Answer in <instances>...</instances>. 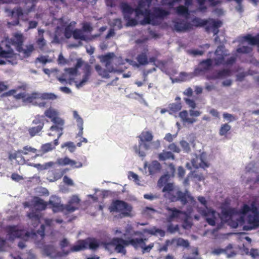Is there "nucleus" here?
Here are the masks:
<instances>
[{"label": "nucleus", "instance_id": "58836bf2", "mask_svg": "<svg viewBox=\"0 0 259 259\" xmlns=\"http://www.w3.org/2000/svg\"><path fill=\"white\" fill-rule=\"evenodd\" d=\"M232 248V246L231 245H229L226 249H222L220 248L215 249L212 251V253L215 254H220L221 253H225L227 254L228 257H231L235 254L234 251H229V250Z\"/></svg>", "mask_w": 259, "mask_h": 259}, {"label": "nucleus", "instance_id": "dca6fc26", "mask_svg": "<svg viewBox=\"0 0 259 259\" xmlns=\"http://www.w3.org/2000/svg\"><path fill=\"white\" fill-rule=\"evenodd\" d=\"M215 57L213 60L215 63L217 65L220 64H232L235 61V58L231 57L229 58H227V53L224 51V48L223 46H219L218 47L215 52Z\"/></svg>", "mask_w": 259, "mask_h": 259}, {"label": "nucleus", "instance_id": "de8ad7c7", "mask_svg": "<svg viewBox=\"0 0 259 259\" xmlns=\"http://www.w3.org/2000/svg\"><path fill=\"white\" fill-rule=\"evenodd\" d=\"M28 217L31 222H33V226L34 228L36 227L35 225H37L40 221L39 214L36 212L28 213Z\"/></svg>", "mask_w": 259, "mask_h": 259}, {"label": "nucleus", "instance_id": "338daca9", "mask_svg": "<svg viewBox=\"0 0 259 259\" xmlns=\"http://www.w3.org/2000/svg\"><path fill=\"white\" fill-rule=\"evenodd\" d=\"M113 27L116 29H120L122 27L121 21L119 19H116L113 20Z\"/></svg>", "mask_w": 259, "mask_h": 259}, {"label": "nucleus", "instance_id": "3c124183", "mask_svg": "<svg viewBox=\"0 0 259 259\" xmlns=\"http://www.w3.org/2000/svg\"><path fill=\"white\" fill-rule=\"evenodd\" d=\"M43 128L42 124H39L36 127H32L29 129L28 132L31 137H33L37 134Z\"/></svg>", "mask_w": 259, "mask_h": 259}, {"label": "nucleus", "instance_id": "6ab92c4d", "mask_svg": "<svg viewBox=\"0 0 259 259\" xmlns=\"http://www.w3.org/2000/svg\"><path fill=\"white\" fill-rule=\"evenodd\" d=\"M146 238H136L132 241V245L135 248H141L142 249L143 253L149 252L153 247L154 244L151 243L148 245H146Z\"/></svg>", "mask_w": 259, "mask_h": 259}, {"label": "nucleus", "instance_id": "5701e85b", "mask_svg": "<svg viewBox=\"0 0 259 259\" xmlns=\"http://www.w3.org/2000/svg\"><path fill=\"white\" fill-rule=\"evenodd\" d=\"M148 51V49L147 48L144 49V52L141 54H139L137 58V60L139 63H137L136 62L130 59L126 58L125 59H123L124 63L125 62H126L129 63L130 65L135 67L138 68L139 67V65H145L148 63V59L147 56V52Z\"/></svg>", "mask_w": 259, "mask_h": 259}, {"label": "nucleus", "instance_id": "f3484780", "mask_svg": "<svg viewBox=\"0 0 259 259\" xmlns=\"http://www.w3.org/2000/svg\"><path fill=\"white\" fill-rule=\"evenodd\" d=\"M207 155L206 153H202L199 156H194L192 159L191 163H187L186 167L188 169H192V166L198 168L199 167L205 168L208 166V164L206 161Z\"/></svg>", "mask_w": 259, "mask_h": 259}, {"label": "nucleus", "instance_id": "423d86ee", "mask_svg": "<svg viewBox=\"0 0 259 259\" xmlns=\"http://www.w3.org/2000/svg\"><path fill=\"white\" fill-rule=\"evenodd\" d=\"M163 187L162 192L164 193V197L170 199L171 201L180 200L184 204L189 203L191 204H194V198L188 192L183 194L177 187L170 183L166 184Z\"/></svg>", "mask_w": 259, "mask_h": 259}, {"label": "nucleus", "instance_id": "bf43d9fd", "mask_svg": "<svg viewBox=\"0 0 259 259\" xmlns=\"http://www.w3.org/2000/svg\"><path fill=\"white\" fill-rule=\"evenodd\" d=\"M231 72L228 70H223L222 71H220L217 76V78L223 79L228 76H230Z\"/></svg>", "mask_w": 259, "mask_h": 259}, {"label": "nucleus", "instance_id": "0eeeda50", "mask_svg": "<svg viewBox=\"0 0 259 259\" xmlns=\"http://www.w3.org/2000/svg\"><path fill=\"white\" fill-rule=\"evenodd\" d=\"M45 225H41V230H39L37 232H33L30 234L28 232L22 230L20 227L10 226L8 228V233L9 240H13L16 238L21 237L25 240L29 238H32L35 239V237L42 239L44 236Z\"/></svg>", "mask_w": 259, "mask_h": 259}, {"label": "nucleus", "instance_id": "69168bd1", "mask_svg": "<svg viewBox=\"0 0 259 259\" xmlns=\"http://www.w3.org/2000/svg\"><path fill=\"white\" fill-rule=\"evenodd\" d=\"M223 117L226 121L228 122H232L236 120L235 117L232 114L227 113H225L223 114Z\"/></svg>", "mask_w": 259, "mask_h": 259}, {"label": "nucleus", "instance_id": "1a4fd4ad", "mask_svg": "<svg viewBox=\"0 0 259 259\" xmlns=\"http://www.w3.org/2000/svg\"><path fill=\"white\" fill-rule=\"evenodd\" d=\"M153 136L151 132L145 130L138 136L139 139V145L134 147L135 152L140 157L146 156L145 150L150 149V144L153 139Z\"/></svg>", "mask_w": 259, "mask_h": 259}, {"label": "nucleus", "instance_id": "9d476101", "mask_svg": "<svg viewBox=\"0 0 259 259\" xmlns=\"http://www.w3.org/2000/svg\"><path fill=\"white\" fill-rule=\"evenodd\" d=\"M11 41L12 44L16 47L17 51L19 52V55L22 57H28L34 50L32 45H29L25 48L22 47L23 37L21 34H16L11 39Z\"/></svg>", "mask_w": 259, "mask_h": 259}, {"label": "nucleus", "instance_id": "c85d7f7f", "mask_svg": "<svg viewBox=\"0 0 259 259\" xmlns=\"http://www.w3.org/2000/svg\"><path fill=\"white\" fill-rule=\"evenodd\" d=\"M80 199L77 195H73L68 202V204L65 206V210L69 212L74 211L77 208Z\"/></svg>", "mask_w": 259, "mask_h": 259}, {"label": "nucleus", "instance_id": "39448f33", "mask_svg": "<svg viewBox=\"0 0 259 259\" xmlns=\"http://www.w3.org/2000/svg\"><path fill=\"white\" fill-rule=\"evenodd\" d=\"M114 231L115 235L120 237H123L125 239H135L136 238H133V237L135 236L141 237L145 233H148L151 235L160 237H164L165 235V232L163 230L155 227L144 229L142 232H133L131 226H128L125 230H123L120 228H116L114 230Z\"/></svg>", "mask_w": 259, "mask_h": 259}, {"label": "nucleus", "instance_id": "473e14b6", "mask_svg": "<svg viewBox=\"0 0 259 259\" xmlns=\"http://www.w3.org/2000/svg\"><path fill=\"white\" fill-rule=\"evenodd\" d=\"M73 116L74 119L76 121L77 126L79 130V131L77 134L78 137H81L83 134V121L82 118L78 115V113L76 111H74L73 112Z\"/></svg>", "mask_w": 259, "mask_h": 259}, {"label": "nucleus", "instance_id": "ea45409f", "mask_svg": "<svg viewBox=\"0 0 259 259\" xmlns=\"http://www.w3.org/2000/svg\"><path fill=\"white\" fill-rule=\"evenodd\" d=\"M59 142L58 139H55L53 143H48L42 145L41 150L44 153L48 152L55 149V147L57 146Z\"/></svg>", "mask_w": 259, "mask_h": 259}, {"label": "nucleus", "instance_id": "864d4df0", "mask_svg": "<svg viewBox=\"0 0 259 259\" xmlns=\"http://www.w3.org/2000/svg\"><path fill=\"white\" fill-rule=\"evenodd\" d=\"M170 110V114H172L173 113H175L180 111L182 108V106L180 104L173 103L169 106Z\"/></svg>", "mask_w": 259, "mask_h": 259}, {"label": "nucleus", "instance_id": "49530a36", "mask_svg": "<svg viewBox=\"0 0 259 259\" xmlns=\"http://www.w3.org/2000/svg\"><path fill=\"white\" fill-rule=\"evenodd\" d=\"M73 36L75 39L87 40V37L84 32L81 30L76 29L73 31Z\"/></svg>", "mask_w": 259, "mask_h": 259}, {"label": "nucleus", "instance_id": "13d9d810", "mask_svg": "<svg viewBox=\"0 0 259 259\" xmlns=\"http://www.w3.org/2000/svg\"><path fill=\"white\" fill-rule=\"evenodd\" d=\"M180 144L185 152L188 153L191 151L189 144L187 141L182 140L180 141Z\"/></svg>", "mask_w": 259, "mask_h": 259}, {"label": "nucleus", "instance_id": "e2e57ef3", "mask_svg": "<svg viewBox=\"0 0 259 259\" xmlns=\"http://www.w3.org/2000/svg\"><path fill=\"white\" fill-rule=\"evenodd\" d=\"M168 148L171 151L176 153H180L181 151L180 148L174 143L169 144L168 146Z\"/></svg>", "mask_w": 259, "mask_h": 259}, {"label": "nucleus", "instance_id": "c03bdc74", "mask_svg": "<svg viewBox=\"0 0 259 259\" xmlns=\"http://www.w3.org/2000/svg\"><path fill=\"white\" fill-rule=\"evenodd\" d=\"M181 0H156L159 5L163 6H167L169 8H172L175 4L179 3Z\"/></svg>", "mask_w": 259, "mask_h": 259}, {"label": "nucleus", "instance_id": "a19ab883", "mask_svg": "<svg viewBox=\"0 0 259 259\" xmlns=\"http://www.w3.org/2000/svg\"><path fill=\"white\" fill-rule=\"evenodd\" d=\"M44 33V30L43 29H38V38L36 41V43L38 47L42 49L45 46L46 44V41L44 39L43 37V34Z\"/></svg>", "mask_w": 259, "mask_h": 259}, {"label": "nucleus", "instance_id": "cd10ccee", "mask_svg": "<svg viewBox=\"0 0 259 259\" xmlns=\"http://www.w3.org/2000/svg\"><path fill=\"white\" fill-rule=\"evenodd\" d=\"M49 202L52 205L54 212L65 210V206L60 204L61 201L59 197L56 196L51 197Z\"/></svg>", "mask_w": 259, "mask_h": 259}, {"label": "nucleus", "instance_id": "09e8293b", "mask_svg": "<svg viewBox=\"0 0 259 259\" xmlns=\"http://www.w3.org/2000/svg\"><path fill=\"white\" fill-rule=\"evenodd\" d=\"M197 1L200 5L199 9L201 11H204L206 9V7L203 6V5L206 3H208L211 5H215L217 4V2L215 0H197Z\"/></svg>", "mask_w": 259, "mask_h": 259}, {"label": "nucleus", "instance_id": "0e129e2a", "mask_svg": "<svg viewBox=\"0 0 259 259\" xmlns=\"http://www.w3.org/2000/svg\"><path fill=\"white\" fill-rule=\"evenodd\" d=\"M159 197V195L157 194H153L151 193L150 194H146L144 195V198L146 199L149 200L150 201H152L153 200L156 199L158 198Z\"/></svg>", "mask_w": 259, "mask_h": 259}, {"label": "nucleus", "instance_id": "72a5a7b5", "mask_svg": "<svg viewBox=\"0 0 259 259\" xmlns=\"http://www.w3.org/2000/svg\"><path fill=\"white\" fill-rule=\"evenodd\" d=\"M192 1V0H185L186 6H180L178 7L176 9L177 13L187 18L188 17L189 13L188 8L186 7H188L191 4Z\"/></svg>", "mask_w": 259, "mask_h": 259}, {"label": "nucleus", "instance_id": "f257e3e1", "mask_svg": "<svg viewBox=\"0 0 259 259\" xmlns=\"http://www.w3.org/2000/svg\"><path fill=\"white\" fill-rule=\"evenodd\" d=\"M152 0H139L137 7L134 10L127 3H122L121 8L124 18L127 20L126 25L133 26L138 22L141 24H150L156 25L158 23L159 19H163L169 15L168 10L160 8H155L154 13L151 14L149 8Z\"/></svg>", "mask_w": 259, "mask_h": 259}, {"label": "nucleus", "instance_id": "4be33fe9", "mask_svg": "<svg viewBox=\"0 0 259 259\" xmlns=\"http://www.w3.org/2000/svg\"><path fill=\"white\" fill-rule=\"evenodd\" d=\"M53 123V125L50 127L48 135L49 136H54L56 135H57L58 138L57 139L58 140L63 135L64 121L63 120L59 122L56 121Z\"/></svg>", "mask_w": 259, "mask_h": 259}, {"label": "nucleus", "instance_id": "4468645a", "mask_svg": "<svg viewBox=\"0 0 259 259\" xmlns=\"http://www.w3.org/2000/svg\"><path fill=\"white\" fill-rule=\"evenodd\" d=\"M36 149L30 146H26L22 150H19L14 153L9 154V159L11 160L15 159L19 164H23L26 163V160L23 157V155H28L29 154H34V158L38 156L36 154Z\"/></svg>", "mask_w": 259, "mask_h": 259}, {"label": "nucleus", "instance_id": "603ef678", "mask_svg": "<svg viewBox=\"0 0 259 259\" xmlns=\"http://www.w3.org/2000/svg\"><path fill=\"white\" fill-rule=\"evenodd\" d=\"M231 126L228 123H225L221 125L219 134L221 136H226L227 133L231 130Z\"/></svg>", "mask_w": 259, "mask_h": 259}, {"label": "nucleus", "instance_id": "5fc2aeb1", "mask_svg": "<svg viewBox=\"0 0 259 259\" xmlns=\"http://www.w3.org/2000/svg\"><path fill=\"white\" fill-rule=\"evenodd\" d=\"M128 178L130 180H132L133 181L138 185H140V181L139 176L135 173L132 171L128 172Z\"/></svg>", "mask_w": 259, "mask_h": 259}, {"label": "nucleus", "instance_id": "20e7f679", "mask_svg": "<svg viewBox=\"0 0 259 259\" xmlns=\"http://www.w3.org/2000/svg\"><path fill=\"white\" fill-rule=\"evenodd\" d=\"M17 99H22L24 102L31 103L40 107H44L46 100H55L57 97L53 93L34 92L31 94L19 93L15 95Z\"/></svg>", "mask_w": 259, "mask_h": 259}, {"label": "nucleus", "instance_id": "f8f14e48", "mask_svg": "<svg viewBox=\"0 0 259 259\" xmlns=\"http://www.w3.org/2000/svg\"><path fill=\"white\" fill-rule=\"evenodd\" d=\"M111 212H119L121 218L131 217L132 206L126 202L116 200L113 202L109 207Z\"/></svg>", "mask_w": 259, "mask_h": 259}, {"label": "nucleus", "instance_id": "f704fd0d", "mask_svg": "<svg viewBox=\"0 0 259 259\" xmlns=\"http://www.w3.org/2000/svg\"><path fill=\"white\" fill-rule=\"evenodd\" d=\"M194 76V74L193 73H187L186 72H181L179 76L175 78L171 79L172 81L174 82H178V81H185L188 80L192 78Z\"/></svg>", "mask_w": 259, "mask_h": 259}, {"label": "nucleus", "instance_id": "9b49d317", "mask_svg": "<svg viewBox=\"0 0 259 259\" xmlns=\"http://www.w3.org/2000/svg\"><path fill=\"white\" fill-rule=\"evenodd\" d=\"M191 25V27L192 26H199L206 25L207 31L208 32H212L214 35H216L219 32L218 28L221 27L222 23L220 21L213 19L204 21L196 18L192 20V24Z\"/></svg>", "mask_w": 259, "mask_h": 259}, {"label": "nucleus", "instance_id": "6e6552de", "mask_svg": "<svg viewBox=\"0 0 259 259\" xmlns=\"http://www.w3.org/2000/svg\"><path fill=\"white\" fill-rule=\"evenodd\" d=\"M75 22L72 21L68 23V21L64 18L58 20V26L55 32L54 39L53 42L58 43L64 35L69 38L73 35V29Z\"/></svg>", "mask_w": 259, "mask_h": 259}, {"label": "nucleus", "instance_id": "2eb2a0df", "mask_svg": "<svg viewBox=\"0 0 259 259\" xmlns=\"http://www.w3.org/2000/svg\"><path fill=\"white\" fill-rule=\"evenodd\" d=\"M168 211V217L167 221L171 222L175 219H185V222L183 225V227L185 229H188L191 226V223L189 221L188 215L182 211H179L175 208H167Z\"/></svg>", "mask_w": 259, "mask_h": 259}, {"label": "nucleus", "instance_id": "e433bc0d", "mask_svg": "<svg viewBox=\"0 0 259 259\" xmlns=\"http://www.w3.org/2000/svg\"><path fill=\"white\" fill-rule=\"evenodd\" d=\"M33 202L34 203V209L36 210L45 209L47 206V204L38 197L34 198Z\"/></svg>", "mask_w": 259, "mask_h": 259}, {"label": "nucleus", "instance_id": "bb28decb", "mask_svg": "<svg viewBox=\"0 0 259 259\" xmlns=\"http://www.w3.org/2000/svg\"><path fill=\"white\" fill-rule=\"evenodd\" d=\"M168 169L169 174L164 175V176H162L158 181V187L161 188L165 185L168 183L167 182L169 177L170 176H174L175 171V166L172 164H170L168 166Z\"/></svg>", "mask_w": 259, "mask_h": 259}, {"label": "nucleus", "instance_id": "774afa93", "mask_svg": "<svg viewBox=\"0 0 259 259\" xmlns=\"http://www.w3.org/2000/svg\"><path fill=\"white\" fill-rule=\"evenodd\" d=\"M250 255L254 259L259 258V251L257 249H252L250 251Z\"/></svg>", "mask_w": 259, "mask_h": 259}, {"label": "nucleus", "instance_id": "393cba45", "mask_svg": "<svg viewBox=\"0 0 259 259\" xmlns=\"http://www.w3.org/2000/svg\"><path fill=\"white\" fill-rule=\"evenodd\" d=\"M172 28L178 32H184L191 29V25L186 21L176 19L173 21Z\"/></svg>", "mask_w": 259, "mask_h": 259}, {"label": "nucleus", "instance_id": "2f4dec72", "mask_svg": "<svg viewBox=\"0 0 259 259\" xmlns=\"http://www.w3.org/2000/svg\"><path fill=\"white\" fill-rule=\"evenodd\" d=\"M179 117L181 118L184 123L192 124L197 121V119L195 118L191 117V116H190V113H188L187 110H183L180 112L179 113Z\"/></svg>", "mask_w": 259, "mask_h": 259}, {"label": "nucleus", "instance_id": "7c9ffc66", "mask_svg": "<svg viewBox=\"0 0 259 259\" xmlns=\"http://www.w3.org/2000/svg\"><path fill=\"white\" fill-rule=\"evenodd\" d=\"M7 41H2V45H6V49H4L0 46V57L1 58H11L15 57L16 55L14 54L12 50L9 49V46L6 44Z\"/></svg>", "mask_w": 259, "mask_h": 259}, {"label": "nucleus", "instance_id": "a211bd4d", "mask_svg": "<svg viewBox=\"0 0 259 259\" xmlns=\"http://www.w3.org/2000/svg\"><path fill=\"white\" fill-rule=\"evenodd\" d=\"M134 239H123L122 238H115L112 241V244L115 246V250L118 253L125 254L126 250L125 247L129 245H132V241Z\"/></svg>", "mask_w": 259, "mask_h": 259}, {"label": "nucleus", "instance_id": "8fccbe9b", "mask_svg": "<svg viewBox=\"0 0 259 259\" xmlns=\"http://www.w3.org/2000/svg\"><path fill=\"white\" fill-rule=\"evenodd\" d=\"M55 164V163L53 161H50L47 162L44 164H36L33 165V166L37 167L38 169L40 170L47 169L49 167L53 166Z\"/></svg>", "mask_w": 259, "mask_h": 259}, {"label": "nucleus", "instance_id": "052dcab7", "mask_svg": "<svg viewBox=\"0 0 259 259\" xmlns=\"http://www.w3.org/2000/svg\"><path fill=\"white\" fill-rule=\"evenodd\" d=\"M156 212L157 211L155 209L148 207L145 208L143 210V213L149 217H152Z\"/></svg>", "mask_w": 259, "mask_h": 259}, {"label": "nucleus", "instance_id": "4c0bfd02", "mask_svg": "<svg viewBox=\"0 0 259 259\" xmlns=\"http://www.w3.org/2000/svg\"><path fill=\"white\" fill-rule=\"evenodd\" d=\"M172 246H182L184 247H187L189 246V243L186 240H184L183 238H175L171 240Z\"/></svg>", "mask_w": 259, "mask_h": 259}, {"label": "nucleus", "instance_id": "b1692460", "mask_svg": "<svg viewBox=\"0 0 259 259\" xmlns=\"http://www.w3.org/2000/svg\"><path fill=\"white\" fill-rule=\"evenodd\" d=\"M56 162L59 165H69L72 168H80L82 166V164L81 162H77L75 160L70 159L67 157L58 158Z\"/></svg>", "mask_w": 259, "mask_h": 259}, {"label": "nucleus", "instance_id": "680f3d73", "mask_svg": "<svg viewBox=\"0 0 259 259\" xmlns=\"http://www.w3.org/2000/svg\"><path fill=\"white\" fill-rule=\"evenodd\" d=\"M44 117L42 115H36L33 120V123L35 124H42L44 125Z\"/></svg>", "mask_w": 259, "mask_h": 259}, {"label": "nucleus", "instance_id": "c756f323", "mask_svg": "<svg viewBox=\"0 0 259 259\" xmlns=\"http://www.w3.org/2000/svg\"><path fill=\"white\" fill-rule=\"evenodd\" d=\"M160 164L157 161H153L151 163L148 164L146 162L144 163V168L145 170L148 168L149 175H152L158 172L160 169Z\"/></svg>", "mask_w": 259, "mask_h": 259}, {"label": "nucleus", "instance_id": "ddd939ff", "mask_svg": "<svg viewBox=\"0 0 259 259\" xmlns=\"http://www.w3.org/2000/svg\"><path fill=\"white\" fill-rule=\"evenodd\" d=\"M100 245L98 240L94 238H88L85 240H79L72 246L70 251L77 252L89 248L91 249H96Z\"/></svg>", "mask_w": 259, "mask_h": 259}, {"label": "nucleus", "instance_id": "37998d69", "mask_svg": "<svg viewBox=\"0 0 259 259\" xmlns=\"http://www.w3.org/2000/svg\"><path fill=\"white\" fill-rule=\"evenodd\" d=\"M30 11V9L27 11H23L21 8H17L12 12L11 14L12 17H18L19 19H23L24 15Z\"/></svg>", "mask_w": 259, "mask_h": 259}, {"label": "nucleus", "instance_id": "f03ea898", "mask_svg": "<svg viewBox=\"0 0 259 259\" xmlns=\"http://www.w3.org/2000/svg\"><path fill=\"white\" fill-rule=\"evenodd\" d=\"M99 58L101 62L105 64L106 69L102 68L99 65H96L95 69L103 78H108L110 77L109 73H121L125 69L122 66L124 64L123 59L113 53L102 55Z\"/></svg>", "mask_w": 259, "mask_h": 259}, {"label": "nucleus", "instance_id": "6e6d98bb", "mask_svg": "<svg viewBox=\"0 0 259 259\" xmlns=\"http://www.w3.org/2000/svg\"><path fill=\"white\" fill-rule=\"evenodd\" d=\"M65 147H67L70 152H73L75 150V146L72 142H68L61 145L62 148H64Z\"/></svg>", "mask_w": 259, "mask_h": 259}, {"label": "nucleus", "instance_id": "a878e982", "mask_svg": "<svg viewBox=\"0 0 259 259\" xmlns=\"http://www.w3.org/2000/svg\"><path fill=\"white\" fill-rule=\"evenodd\" d=\"M44 115L46 117L50 119L52 122H59L63 120L59 117V112L58 110L52 107H49L45 111Z\"/></svg>", "mask_w": 259, "mask_h": 259}, {"label": "nucleus", "instance_id": "c9c22d12", "mask_svg": "<svg viewBox=\"0 0 259 259\" xmlns=\"http://www.w3.org/2000/svg\"><path fill=\"white\" fill-rule=\"evenodd\" d=\"M43 253L51 258H54L57 256L56 249L52 245L45 246L44 248Z\"/></svg>", "mask_w": 259, "mask_h": 259}, {"label": "nucleus", "instance_id": "a18cd8bd", "mask_svg": "<svg viewBox=\"0 0 259 259\" xmlns=\"http://www.w3.org/2000/svg\"><path fill=\"white\" fill-rule=\"evenodd\" d=\"M14 259H35V255L31 252L21 254L20 256L19 254L15 253L12 254Z\"/></svg>", "mask_w": 259, "mask_h": 259}, {"label": "nucleus", "instance_id": "7ed1b4c3", "mask_svg": "<svg viewBox=\"0 0 259 259\" xmlns=\"http://www.w3.org/2000/svg\"><path fill=\"white\" fill-rule=\"evenodd\" d=\"M83 62L78 60L75 68L66 69L63 75L58 77V80L62 83H74L77 89H80L85 85L88 82L91 74L90 67L86 65L85 71L80 80H78L77 69L80 67Z\"/></svg>", "mask_w": 259, "mask_h": 259}, {"label": "nucleus", "instance_id": "412c9836", "mask_svg": "<svg viewBox=\"0 0 259 259\" xmlns=\"http://www.w3.org/2000/svg\"><path fill=\"white\" fill-rule=\"evenodd\" d=\"M53 123V125L50 127L48 135L49 136H54L56 135H57L58 138L57 139L58 140L63 135L64 121L63 120L59 122L56 121Z\"/></svg>", "mask_w": 259, "mask_h": 259}, {"label": "nucleus", "instance_id": "aec40b11", "mask_svg": "<svg viewBox=\"0 0 259 259\" xmlns=\"http://www.w3.org/2000/svg\"><path fill=\"white\" fill-rule=\"evenodd\" d=\"M53 123V125L50 127L48 135L49 136H54L56 135H57L58 138L57 139L58 140L63 135L64 121L63 120L59 122L56 121Z\"/></svg>", "mask_w": 259, "mask_h": 259}, {"label": "nucleus", "instance_id": "4d7b16f0", "mask_svg": "<svg viewBox=\"0 0 259 259\" xmlns=\"http://www.w3.org/2000/svg\"><path fill=\"white\" fill-rule=\"evenodd\" d=\"M213 60L208 59L205 61L202 62L200 64V67L204 70L208 69L212 65Z\"/></svg>", "mask_w": 259, "mask_h": 259}, {"label": "nucleus", "instance_id": "79ce46f5", "mask_svg": "<svg viewBox=\"0 0 259 259\" xmlns=\"http://www.w3.org/2000/svg\"><path fill=\"white\" fill-rule=\"evenodd\" d=\"M158 158L161 161L169 159H174L175 156L171 152L163 150L161 153L158 154Z\"/></svg>", "mask_w": 259, "mask_h": 259}]
</instances>
